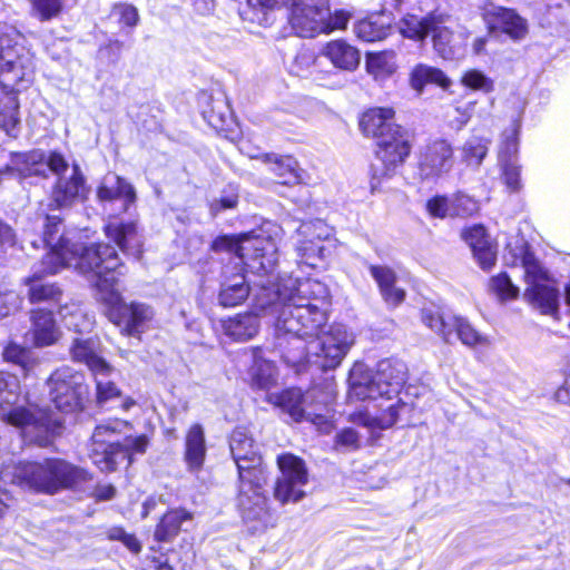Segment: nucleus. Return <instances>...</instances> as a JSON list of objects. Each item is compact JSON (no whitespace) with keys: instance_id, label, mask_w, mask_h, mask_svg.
<instances>
[{"instance_id":"obj_1","label":"nucleus","mask_w":570,"mask_h":570,"mask_svg":"<svg viewBox=\"0 0 570 570\" xmlns=\"http://www.w3.org/2000/svg\"><path fill=\"white\" fill-rule=\"evenodd\" d=\"M215 250L235 253L247 269L266 277L257 284L253 307L255 313L237 314L223 321L224 333L234 341L245 342L258 333L257 313L277 315L275 331L278 340L293 345L284 358L293 366L312 364L324 371L337 367L355 343V334L343 324H333L320 332L327 321L328 289L316 279L292 276L271 277L278 261L273 237L261 234L220 236L213 243Z\"/></svg>"},{"instance_id":"obj_2","label":"nucleus","mask_w":570,"mask_h":570,"mask_svg":"<svg viewBox=\"0 0 570 570\" xmlns=\"http://www.w3.org/2000/svg\"><path fill=\"white\" fill-rule=\"evenodd\" d=\"M62 222L58 216H47L42 242L49 248L39 266L24 279L31 303H57L61 291L52 283H43L42 277L70 267L89 277L95 283L100 267L112 269L117 265V250L108 244L86 245L73 242L68 235L60 234Z\"/></svg>"},{"instance_id":"obj_3","label":"nucleus","mask_w":570,"mask_h":570,"mask_svg":"<svg viewBox=\"0 0 570 570\" xmlns=\"http://www.w3.org/2000/svg\"><path fill=\"white\" fill-rule=\"evenodd\" d=\"M229 449L238 472L237 507L252 533L263 532L276 524L268 507L267 472L258 446L246 428H236L229 438Z\"/></svg>"},{"instance_id":"obj_4","label":"nucleus","mask_w":570,"mask_h":570,"mask_svg":"<svg viewBox=\"0 0 570 570\" xmlns=\"http://www.w3.org/2000/svg\"><path fill=\"white\" fill-rule=\"evenodd\" d=\"M407 377V367L396 358L382 360L373 375L363 365L356 364L350 372L348 397L351 400L379 401V413L367 412L354 416L356 423L370 428L389 429L393 426L401 411L409 410V404L399 399L400 391Z\"/></svg>"},{"instance_id":"obj_5","label":"nucleus","mask_w":570,"mask_h":570,"mask_svg":"<svg viewBox=\"0 0 570 570\" xmlns=\"http://www.w3.org/2000/svg\"><path fill=\"white\" fill-rule=\"evenodd\" d=\"M125 274L124 265L117 256L112 269L100 267L95 282L96 299L104 306L108 320L120 328L121 334L138 336L145 332L154 317L153 308L144 303H125L117 289L118 279Z\"/></svg>"},{"instance_id":"obj_6","label":"nucleus","mask_w":570,"mask_h":570,"mask_svg":"<svg viewBox=\"0 0 570 570\" xmlns=\"http://www.w3.org/2000/svg\"><path fill=\"white\" fill-rule=\"evenodd\" d=\"M86 470L61 459H46L41 462H19L6 466L1 479L21 489L38 493L53 494L87 481Z\"/></svg>"},{"instance_id":"obj_7","label":"nucleus","mask_w":570,"mask_h":570,"mask_svg":"<svg viewBox=\"0 0 570 570\" xmlns=\"http://www.w3.org/2000/svg\"><path fill=\"white\" fill-rule=\"evenodd\" d=\"M20 382L16 375L0 372V419L28 434L37 433L36 441L48 442V436L61 428V421L35 404L18 405Z\"/></svg>"},{"instance_id":"obj_8","label":"nucleus","mask_w":570,"mask_h":570,"mask_svg":"<svg viewBox=\"0 0 570 570\" xmlns=\"http://www.w3.org/2000/svg\"><path fill=\"white\" fill-rule=\"evenodd\" d=\"M350 13L330 12L328 0H292L289 23L294 30L331 33L345 30Z\"/></svg>"},{"instance_id":"obj_9","label":"nucleus","mask_w":570,"mask_h":570,"mask_svg":"<svg viewBox=\"0 0 570 570\" xmlns=\"http://www.w3.org/2000/svg\"><path fill=\"white\" fill-rule=\"evenodd\" d=\"M268 402L281 407L295 422L311 421L317 426L326 423V407L333 400V391L320 393L314 387L306 393L299 389H287L281 393L269 394Z\"/></svg>"},{"instance_id":"obj_10","label":"nucleus","mask_w":570,"mask_h":570,"mask_svg":"<svg viewBox=\"0 0 570 570\" xmlns=\"http://www.w3.org/2000/svg\"><path fill=\"white\" fill-rule=\"evenodd\" d=\"M375 160L371 165V191L380 189L384 179L391 178L409 157L411 146L406 132L401 129L399 132L386 134L376 141Z\"/></svg>"},{"instance_id":"obj_11","label":"nucleus","mask_w":570,"mask_h":570,"mask_svg":"<svg viewBox=\"0 0 570 570\" xmlns=\"http://www.w3.org/2000/svg\"><path fill=\"white\" fill-rule=\"evenodd\" d=\"M421 320L444 342L450 343L452 337L455 336L463 345L469 347L488 343L487 337L479 333L466 318L450 313L445 314L439 306H424L421 311Z\"/></svg>"},{"instance_id":"obj_12","label":"nucleus","mask_w":570,"mask_h":570,"mask_svg":"<svg viewBox=\"0 0 570 570\" xmlns=\"http://www.w3.org/2000/svg\"><path fill=\"white\" fill-rule=\"evenodd\" d=\"M47 385L50 400L58 410L73 412L83 406L88 386L82 373L70 366H62L49 376Z\"/></svg>"},{"instance_id":"obj_13","label":"nucleus","mask_w":570,"mask_h":570,"mask_svg":"<svg viewBox=\"0 0 570 570\" xmlns=\"http://www.w3.org/2000/svg\"><path fill=\"white\" fill-rule=\"evenodd\" d=\"M332 247L331 228L323 220L306 222L297 228L295 250L299 264L316 267L331 254Z\"/></svg>"},{"instance_id":"obj_14","label":"nucleus","mask_w":570,"mask_h":570,"mask_svg":"<svg viewBox=\"0 0 570 570\" xmlns=\"http://www.w3.org/2000/svg\"><path fill=\"white\" fill-rule=\"evenodd\" d=\"M277 464L281 470V476L275 484V499L282 504L294 503L303 499L305 495L303 488L308 480L304 461L298 456L286 453L277 458Z\"/></svg>"},{"instance_id":"obj_15","label":"nucleus","mask_w":570,"mask_h":570,"mask_svg":"<svg viewBox=\"0 0 570 570\" xmlns=\"http://www.w3.org/2000/svg\"><path fill=\"white\" fill-rule=\"evenodd\" d=\"M127 425L121 420H109L96 426L91 436L90 459L102 472L116 470L114 452L117 449V435Z\"/></svg>"},{"instance_id":"obj_16","label":"nucleus","mask_w":570,"mask_h":570,"mask_svg":"<svg viewBox=\"0 0 570 570\" xmlns=\"http://www.w3.org/2000/svg\"><path fill=\"white\" fill-rule=\"evenodd\" d=\"M26 61L17 56L12 38H0V83L4 88L19 91L32 81L33 67Z\"/></svg>"},{"instance_id":"obj_17","label":"nucleus","mask_w":570,"mask_h":570,"mask_svg":"<svg viewBox=\"0 0 570 570\" xmlns=\"http://www.w3.org/2000/svg\"><path fill=\"white\" fill-rule=\"evenodd\" d=\"M453 166V148L445 139H436L422 148L419 158V176L435 180L448 174Z\"/></svg>"},{"instance_id":"obj_18","label":"nucleus","mask_w":570,"mask_h":570,"mask_svg":"<svg viewBox=\"0 0 570 570\" xmlns=\"http://www.w3.org/2000/svg\"><path fill=\"white\" fill-rule=\"evenodd\" d=\"M89 187L78 164H72L70 173L57 178L51 191V205L55 208H69L88 198Z\"/></svg>"},{"instance_id":"obj_19","label":"nucleus","mask_w":570,"mask_h":570,"mask_svg":"<svg viewBox=\"0 0 570 570\" xmlns=\"http://www.w3.org/2000/svg\"><path fill=\"white\" fill-rule=\"evenodd\" d=\"M13 164L23 176L41 175L45 167H48L57 178L69 174V164L66 158L57 151L46 155L41 150H31L26 154L17 155Z\"/></svg>"},{"instance_id":"obj_20","label":"nucleus","mask_w":570,"mask_h":570,"mask_svg":"<svg viewBox=\"0 0 570 570\" xmlns=\"http://www.w3.org/2000/svg\"><path fill=\"white\" fill-rule=\"evenodd\" d=\"M250 287L238 264L223 268L218 292V303L224 307L240 305L249 296Z\"/></svg>"},{"instance_id":"obj_21","label":"nucleus","mask_w":570,"mask_h":570,"mask_svg":"<svg viewBox=\"0 0 570 570\" xmlns=\"http://www.w3.org/2000/svg\"><path fill=\"white\" fill-rule=\"evenodd\" d=\"M454 20L450 16L433 12L426 17L407 14L399 23L401 36H443L453 33Z\"/></svg>"},{"instance_id":"obj_22","label":"nucleus","mask_w":570,"mask_h":570,"mask_svg":"<svg viewBox=\"0 0 570 570\" xmlns=\"http://www.w3.org/2000/svg\"><path fill=\"white\" fill-rule=\"evenodd\" d=\"M70 354L75 362L87 365L94 376H106L114 371L101 356L100 341L97 337L75 338Z\"/></svg>"},{"instance_id":"obj_23","label":"nucleus","mask_w":570,"mask_h":570,"mask_svg":"<svg viewBox=\"0 0 570 570\" xmlns=\"http://www.w3.org/2000/svg\"><path fill=\"white\" fill-rule=\"evenodd\" d=\"M394 110L390 107H376L366 110L360 120L364 135L380 140L386 134L399 132L402 128L394 122Z\"/></svg>"},{"instance_id":"obj_24","label":"nucleus","mask_w":570,"mask_h":570,"mask_svg":"<svg viewBox=\"0 0 570 570\" xmlns=\"http://www.w3.org/2000/svg\"><path fill=\"white\" fill-rule=\"evenodd\" d=\"M484 22L491 33L522 36L528 31L527 21L512 9H488L484 12Z\"/></svg>"},{"instance_id":"obj_25","label":"nucleus","mask_w":570,"mask_h":570,"mask_svg":"<svg viewBox=\"0 0 570 570\" xmlns=\"http://www.w3.org/2000/svg\"><path fill=\"white\" fill-rule=\"evenodd\" d=\"M97 197L100 203H110L114 200H121L124 212H127L130 206L136 203V190L134 186L125 178L109 174L104 177L97 189Z\"/></svg>"},{"instance_id":"obj_26","label":"nucleus","mask_w":570,"mask_h":570,"mask_svg":"<svg viewBox=\"0 0 570 570\" xmlns=\"http://www.w3.org/2000/svg\"><path fill=\"white\" fill-rule=\"evenodd\" d=\"M509 253L512 255V264H520L524 269V279L528 287L550 282L548 272L542 267L524 239H519L514 248L508 245Z\"/></svg>"},{"instance_id":"obj_27","label":"nucleus","mask_w":570,"mask_h":570,"mask_svg":"<svg viewBox=\"0 0 570 570\" xmlns=\"http://www.w3.org/2000/svg\"><path fill=\"white\" fill-rule=\"evenodd\" d=\"M462 237L470 246L474 258L482 269L488 271L494 266L497 250L483 226L474 225L463 230Z\"/></svg>"},{"instance_id":"obj_28","label":"nucleus","mask_w":570,"mask_h":570,"mask_svg":"<svg viewBox=\"0 0 570 570\" xmlns=\"http://www.w3.org/2000/svg\"><path fill=\"white\" fill-rule=\"evenodd\" d=\"M106 236L111 239L122 252L135 257L141 254V239L134 222H120L114 219L105 226Z\"/></svg>"},{"instance_id":"obj_29","label":"nucleus","mask_w":570,"mask_h":570,"mask_svg":"<svg viewBox=\"0 0 570 570\" xmlns=\"http://www.w3.org/2000/svg\"><path fill=\"white\" fill-rule=\"evenodd\" d=\"M524 298L541 314L553 317L558 315L560 293L552 281L527 287Z\"/></svg>"},{"instance_id":"obj_30","label":"nucleus","mask_w":570,"mask_h":570,"mask_svg":"<svg viewBox=\"0 0 570 570\" xmlns=\"http://www.w3.org/2000/svg\"><path fill=\"white\" fill-rule=\"evenodd\" d=\"M205 431L199 423L193 424L185 436L184 461L187 470L197 473L202 470L206 458Z\"/></svg>"},{"instance_id":"obj_31","label":"nucleus","mask_w":570,"mask_h":570,"mask_svg":"<svg viewBox=\"0 0 570 570\" xmlns=\"http://www.w3.org/2000/svg\"><path fill=\"white\" fill-rule=\"evenodd\" d=\"M31 333L37 347L53 345L61 335L52 313L42 308L31 314Z\"/></svg>"},{"instance_id":"obj_32","label":"nucleus","mask_w":570,"mask_h":570,"mask_svg":"<svg viewBox=\"0 0 570 570\" xmlns=\"http://www.w3.org/2000/svg\"><path fill=\"white\" fill-rule=\"evenodd\" d=\"M370 274L377 283L381 295L386 304L397 306L404 301L405 291L395 286L396 275L392 268L381 265H371Z\"/></svg>"},{"instance_id":"obj_33","label":"nucleus","mask_w":570,"mask_h":570,"mask_svg":"<svg viewBox=\"0 0 570 570\" xmlns=\"http://www.w3.org/2000/svg\"><path fill=\"white\" fill-rule=\"evenodd\" d=\"M253 365L248 371L250 385L258 390H269L277 382V368L272 361L263 356V351L253 348Z\"/></svg>"},{"instance_id":"obj_34","label":"nucleus","mask_w":570,"mask_h":570,"mask_svg":"<svg viewBox=\"0 0 570 570\" xmlns=\"http://www.w3.org/2000/svg\"><path fill=\"white\" fill-rule=\"evenodd\" d=\"M323 55L328 58L335 68L346 71L355 70L361 60L360 51L343 39L328 42L323 50Z\"/></svg>"},{"instance_id":"obj_35","label":"nucleus","mask_w":570,"mask_h":570,"mask_svg":"<svg viewBox=\"0 0 570 570\" xmlns=\"http://www.w3.org/2000/svg\"><path fill=\"white\" fill-rule=\"evenodd\" d=\"M490 139L481 136H471L459 149V158L462 164L472 169H478L490 147Z\"/></svg>"},{"instance_id":"obj_36","label":"nucleus","mask_w":570,"mask_h":570,"mask_svg":"<svg viewBox=\"0 0 570 570\" xmlns=\"http://www.w3.org/2000/svg\"><path fill=\"white\" fill-rule=\"evenodd\" d=\"M396 69L394 51L371 52L366 57V70L376 81L387 80Z\"/></svg>"},{"instance_id":"obj_37","label":"nucleus","mask_w":570,"mask_h":570,"mask_svg":"<svg viewBox=\"0 0 570 570\" xmlns=\"http://www.w3.org/2000/svg\"><path fill=\"white\" fill-rule=\"evenodd\" d=\"M266 161L269 164V170L277 177L281 185L299 184L303 179L297 161L292 157H272L266 155Z\"/></svg>"},{"instance_id":"obj_38","label":"nucleus","mask_w":570,"mask_h":570,"mask_svg":"<svg viewBox=\"0 0 570 570\" xmlns=\"http://www.w3.org/2000/svg\"><path fill=\"white\" fill-rule=\"evenodd\" d=\"M428 83H434L443 89H448L451 86V80L441 69L426 65L416 66L411 73L412 88L421 94Z\"/></svg>"},{"instance_id":"obj_39","label":"nucleus","mask_w":570,"mask_h":570,"mask_svg":"<svg viewBox=\"0 0 570 570\" xmlns=\"http://www.w3.org/2000/svg\"><path fill=\"white\" fill-rule=\"evenodd\" d=\"M286 0H246V7L240 10L243 20L259 26L269 23V12L279 8Z\"/></svg>"},{"instance_id":"obj_40","label":"nucleus","mask_w":570,"mask_h":570,"mask_svg":"<svg viewBox=\"0 0 570 570\" xmlns=\"http://www.w3.org/2000/svg\"><path fill=\"white\" fill-rule=\"evenodd\" d=\"M190 514L185 510H173L166 513L155 530L157 541H169L176 537L184 521L189 520Z\"/></svg>"},{"instance_id":"obj_41","label":"nucleus","mask_w":570,"mask_h":570,"mask_svg":"<svg viewBox=\"0 0 570 570\" xmlns=\"http://www.w3.org/2000/svg\"><path fill=\"white\" fill-rule=\"evenodd\" d=\"M469 38H432L433 48L444 60H461L469 52Z\"/></svg>"},{"instance_id":"obj_42","label":"nucleus","mask_w":570,"mask_h":570,"mask_svg":"<svg viewBox=\"0 0 570 570\" xmlns=\"http://www.w3.org/2000/svg\"><path fill=\"white\" fill-rule=\"evenodd\" d=\"M18 109L16 96L8 95L0 100V128L10 137H16L19 131Z\"/></svg>"},{"instance_id":"obj_43","label":"nucleus","mask_w":570,"mask_h":570,"mask_svg":"<svg viewBox=\"0 0 570 570\" xmlns=\"http://www.w3.org/2000/svg\"><path fill=\"white\" fill-rule=\"evenodd\" d=\"M147 443L148 441L145 435L130 436L126 438L122 443L118 442L117 449L114 452L116 466L122 462H127V465H129L134 454H141L146 451Z\"/></svg>"},{"instance_id":"obj_44","label":"nucleus","mask_w":570,"mask_h":570,"mask_svg":"<svg viewBox=\"0 0 570 570\" xmlns=\"http://www.w3.org/2000/svg\"><path fill=\"white\" fill-rule=\"evenodd\" d=\"M519 128L513 124L511 128L504 130L502 140L499 146L498 160L499 164L505 161H517V154L519 148Z\"/></svg>"},{"instance_id":"obj_45","label":"nucleus","mask_w":570,"mask_h":570,"mask_svg":"<svg viewBox=\"0 0 570 570\" xmlns=\"http://www.w3.org/2000/svg\"><path fill=\"white\" fill-rule=\"evenodd\" d=\"M209 99L213 106L209 109L203 110L204 119L214 129L218 131H225V126L227 125V121L230 119V116L228 114V107L226 102L222 99Z\"/></svg>"},{"instance_id":"obj_46","label":"nucleus","mask_w":570,"mask_h":570,"mask_svg":"<svg viewBox=\"0 0 570 570\" xmlns=\"http://www.w3.org/2000/svg\"><path fill=\"white\" fill-rule=\"evenodd\" d=\"M391 19L389 16L383 13H375L370 16L367 19L361 20L355 26V33L358 37L362 36H385L383 29L390 27Z\"/></svg>"},{"instance_id":"obj_47","label":"nucleus","mask_w":570,"mask_h":570,"mask_svg":"<svg viewBox=\"0 0 570 570\" xmlns=\"http://www.w3.org/2000/svg\"><path fill=\"white\" fill-rule=\"evenodd\" d=\"M2 356L6 362L18 365L24 375L31 368L30 352L16 343H9Z\"/></svg>"},{"instance_id":"obj_48","label":"nucleus","mask_w":570,"mask_h":570,"mask_svg":"<svg viewBox=\"0 0 570 570\" xmlns=\"http://www.w3.org/2000/svg\"><path fill=\"white\" fill-rule=\"evenodd\" d=\"M491 288L501 299H513L519 295L515 286L507 273H501L491 278Z\"/></svg>"},{"instance_id":"obj_49","label":"nucleus","mask_w":570,"mask_h":570,"mask_svg":"<svg viewBox=\"0 0 570 570\" xmlns=\"http://www.w3.org/2000/svg\"><path fill=\"white\" fill-rule=\"evenodd\" d=\"M462 85L473 89L481 90L484 92H491L494 88L492 79L487 77L482 71L476 69L468 70L461 80Z\"/></svg>"},{"instance_id":"obj_50","label":"nucleus","mask_w":570,"mask_h":570,"mask_svg":"<svg viewBox=\"0 0 570 570\" xmlns=\"http://www.w3.org/2000/svg\"><path fill=\"white\" fill-rule=\"evenodd\" d=\"M451 207L453 217H465L479 210V203L465 194H456L451 198Z\"/></svg>"},{"instance_id":"obj_51","label":"nucleus","mask_w":570,"mask_h":570,"mask_svg":"<svg viewBox=\"0 0 570 570\" xmlns=\"http://www.w3.org/2000/svg\"><path fill=\"white\" fill-rule=\"evenodd\" d=\"M295 63L297 68L303 71H308L311 76L314 77V80L322 81L325 79L326 76L331 75V72H322L317 68L320 66V61L317 58L314 57L313 53L309 52H301L297 55L295 59Z\"/></svg>"},{"instance_id":"obj_52","label":"nucleus","mask_w":570,"mask_h":570,"mask_svg":"<svg viewBox=\"0 0 570 570\" xmlns=\"http://www.w3.org/2000/svg\"><path fill=\"white\" fill-rule=\"evenodd\" d=\"M107 538L110 541L121 542L132 553H138L141 550V544L138 539L134 534L126 532L121 527L108 529Z\"/></svg>"},{"instance_id":"obj_53","label":"nucleus","mask_w":570,"mask_h":570,"mask_svg":"<svg viewBox=\"0 0 570 570\" xmlns=\"http://www.w3.org/2000/svg\"><path fill=\"white\" fill-rule=\"evenodd\" d=\"M426 210L431 217L446 218L452 216L451 198L445 196H434L426 202Z\"/></svg>"},{"instance_id":"obj_54","label":"nucleus","mask_w":570,"mask_h":570,"mask_svg":"<svg viewBox=\"0 0 570 570\" xmlns=\"http://www.w3.org/2000/svg\"><path fill=\"white\" fill-rule=\"evenodd\" d=\"M237 203H238L237 188L230 185V186H228L227 189H225L222 193L219 198L214 199L212 202L210 212L214 215H217L222 210L235 208Z\"/></svg>"},{"instance_id":"obj_55","label":"nucleus","mask_w":570,"mask_h":570,"mask_svg":"<svg viewBox=\"0 0 570 570\" xmlns=\"http://www.w3.org/2000/svg\"><path fill=\"white\" fill-rule=\"evenodd\" d=\"M502 170L504 184L511 191H518L521 188L520 166L517 161H505L499 164Z\"/></svg>"},{"instance_id":"obj_56","label":"nucleus","mask_w":570,"mask_h":570,"mask_svg":"<svg viewBox=\"0 0 570 570\" xmlns=\"http://www.w3.org/2000/svg\"><path fill=\"white\" fill-rule=\"evenodd\" d=\"M32 11L42 20L57 16L62 8L61 0H31Z\"/></svg>"},{"instance_id":"obj_57","label":"nucleus","mask_w":570,"mask_h":570,"mask_svg":"<svg viewBox=\"0 0 570 570\" xmlns=\"http://www.w3.org/2000/svg\"><path fill=\"white\" fill-rule=\"evenodd\" d=\"M114 372L115 370L109 375L106 376H95L97 385V399L99 403L111 400L116 396H119L120 394L115 383L108 380V377H110L114 374Z\"/></svg>"},{"instance_id":"obj_58","label":"nucleus","mask_w":570,"mask_h":570,"mask_svg":"<svg viewBox=\"0 0 570 570\" xmlns=\"http://www.w3.org/2000/svg\"><path fill=\"white\" fill-rule=\"evenodd\" d=\"M111 17L117 18L118 22L126 27L136 26L139 20L137 9L129 4L115 6Z\"/></svg>"},{"instance_id":"obj_59","label":"nucleus","mask_w":570,"mask_h":570,"mask_svg":"<svg viewBox=\"0 0 570 570\" xmlns=\"http://www.w3.org/2000/svg\"><path fill=\"white\" fill-rule=\"evenodd\" d=\"M66 318V325L73 328L76 332L87 331L92 326L90 318L86 317L79 308H75L67 318V314H62Z\"/></svg>"},{"instance_id":"obj_60","label":"nucleus","mask_w":570,"mask_h":570,"mask_svg":"<svg viewBox=\"0 0 570 570\" xmlns=\"http://www.w3.org/2000/svg\"><path fill=\"white\" fill-rule=\"evenodd\" d=\"M336 444L347 450L358 448V435L353 429H344L336 435Z\"/></svg>"},{"instance_id":"obj_61","label":"nucleus","mask_w":570,"mask_h":570,"mask_svg":"<svg viewBox=\"0 0 570 570\" xmlns=\"http://www.w3.org/2000/svg\"><path fill=\"white\" fill-rule=\"evenodd\" d=\"M19 297L14 292L0 293V318L18 306Z\"/></svg>"},{"instance_id":"obj_62","label":"nucleus","mask_w":570,"mask_h":570,"mask_svg":"<svg viewBox=\"0 0 570 570\" xmlns=\"http://www.w3.org/2000/svg\"><path fill=\"white\" fill-rule=\"evenodd\" d=\"M16 244V235L11 227L0 220V255Z\"/></svg>"},{"instance_id":"obj_63","label":"nucleus","mask_w":570,"mask_h":570,"mask_svg":"<svg viewBox=\"0 0 570 570\" xmlns=\"http://www.w3.org/2000/svg\"><path fill=\"white\" fill-rule=\"evenodd\" d=\"M554 400L562 404H570V375L564 379L563 383L554 392Z\"/></svg>"},{"instance_id":"obj_64","label":"nucleus","mask_w":570,"mask_h":570,"mask_svg":"<svg viewBox=\"0 0 570 570\" xmlns=\"http://www.w3.org/2000/svg\"><path fill=\"white\" fill-rule=\"evenodd\" d=\"M116 489L111 484H99L95 490L97 500L107 501L115 497Z\"/></svg>"}]
</instances>
